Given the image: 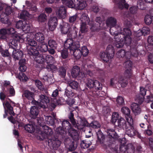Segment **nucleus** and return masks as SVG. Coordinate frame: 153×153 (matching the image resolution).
I'll use <instances>...</instances> for the list:
<instances>
[{
  "mask_svg": "<svg viewBox=\"0 0 153 153\" xmlns=\"http://www.w3.org/2000/svg\"><path fill=\"white\" fill-rule=\"evenodd\" d=\"M67 133L72 138L71 139L69 137H65L64 138V143L65 147L69 152L74 151L77 147L75 143L79 139V136L77 130L74 129L72 126L67 130Z\"/></svg>",
  "mask_w": 153,
  "mask_h": 153,
  "instance_id": "obj_1",
  "label": "nucleus"
},
{
  "mask_svg": "<svg viewBox=\"0 0 153 153\" xmlns=\"http://www.w3.org/2000/svg\"><path fill=\"white\" fill-rule=\"evenodd\" d=\"M110 33L111 35H114L115 37L117 36H118V37H122V40L124 39L125 42L127 44L130 42V36L132 33L128 28H124L122 31L121 27L116 25L115 26L110 28Z\"/></svg>",
  "mask_w": 153,
  "mask_h": 153,
  "instance_id": "obj_2",
  "label": "nucleus"
},
{
  "mask_svg": "<svg viewBox=\"0 0 153 153\" xmlns=\"http://www.w3.org/2000/svg\"><path fill=\"white\" fill-rule=\"evenodd\" d=\"M81 22L80 25V29L79 33V37L81 38H83V35L87 31V25H89L90 29L92 31H94L97 28L94 26V22L90 21L88 15L86 13H83L81 15L80 18Z\"/></svg>",
  "mask_w": 153,
  "mask_h": 153,
  "instance_id": "obj_3",
  "label": "nucleus"
},
{
  "mask_svg": "<svg viewBox=\"0 0 153 153\" xmlns=\"http://www.w3.org/2000/svg\"><path fill=\"white\" fill-rule=\"evenodd\" d=\"M55 124H60L62 127L59 126L56 129V132L59 134V137L60 138H64L67 134V130L72 126L69 121L67 120H64L62 121L61 120L59 119L56 120Z\"/></svg>",
  "mask_w": 153,
  "mask_h": 153,
  "instance_id": "obj_4",
  "label": "nucleus"
},
{
  "mask_svg": "<svg viewBox=\"0 0 153 153\" xmlns=\"http://www.w3.org/2000/svg\"><path fill=\"white\" fill-rule=\"evenodd\" d=\"M128 63V67L126 66V68H128L129 69H126L124 73V76L119 77L118 82L121 85L122 88L126 87L128 84V79H130L132 76V70L131 68L132 66V62L131 61H127L126 62V64Z\"/></svg>",
  "mask_w": 153,
  "mask_h": 153,
  "instance_id": "obj_5",
  "label": "nucleus"
},
{
  "mask_svg": "<svg viewBox=\"0 0 153 153\" xmlns=\"http://www.w3.org/2000/svg\"><path fill=\"white\" fill-rule=\"evenodd\" d=\"M65 48H69L71 54H73L76 59H79L81 56V51L79 49V45L75 43H72V42L70 39H68L65 44Z\"/></svg>",
  "mask_w": 153,
  "mask_h": 153,
  "instance_id": "obj_6",
  "label": "nucleus"
},
{
  "mask_svg": "<svg viewBox=\"0 0 153 153\" xmlns=\"http://www.w3.org/2000/svg\"><path fill=\"white\" fill-rule=\"evenodd\" d=\"M122 37H119L120 40L116 44V46L117 48H121L124 45V43H125L127 46H129L130 47V52L131 55L133 54L134 56L137 55L138 51L137 50V43L136 41L135 42H132L131 38L130 36L131 41L129 44H127L125 42L124 39L122 40Z\"/></svg>",
  "mask_w": 153,
  "mask_h": 153,
  "instance_id": "obj_7",
  "label": "nucleus"
},
{
  "mask_svg": "<svg viewBox=\"0 0 153 153\" xmlns=\"http://www.w3.org/2000/svg\"><path fill=\"white\" fill-rule=\"evenodd\" d=\"M50 98L45 94H41L39 96V102L33 100L31 102L33 105L38 106L39 108H46L48 106V104L49 103Z\"/></svg>",
  "mask_w": 153,
  "mask_h": 153,
  "instance_id": "obj_8",
  "label": "nucleus"
},
{
  "mask_svg": "<svg viewBox=\"0 0 153 153\" xmlns=\"http://www.w3.org/2000/svg\"><path fill=\"white\" fill-rule=\"evenodd\" d=\"M79 125V130L83 131L85 126L89 127L94 129L98 128L101 126L99 122L96 120H94L89 123L87 120L85 118H83L80 122Z\"/></svg>",
  "mask_w": 153,
  "mask_h": 153,
  "instance_id": "obj_9",
  "label": "nucleus"
},
{
  "mask_svg": "<svg viewBox=\"0 0 153 153\" xmlns=\"http://www.w3.org/2000/svg\"><path fill=\"white\" fill-rule=\"evenodd\" d=\"M13 9L10 6H7L5 8L4 11L1 15L0 20L4 24H7L8 25L11 24V22L9 19V15L13 12Z\"/></svg>",
  "mask_w": 153,
  "mask_h": 153,
  "instance_id": "obj_10",
  "label": "nucleus"
},
{
  "mask_svg": "<svg viewBox=\"0 0 153 153\" xmlns=\"http://www.w3.org/2000/svg\"><path fill=\"white\" fill-rule=\"evenodd\" d=\"M64 138H60L59 137V134H57L56 136H54L51 139L48 140V145L52 146L54 149H56L60 145L61 141L60 140H64Z\"/></svg>",
  "mask_w": 153,
  "mask_h": 153,
  "instance_id": "obj_11",
  "label": "nucleus"
},
{
  "mask_svg": "<svg viewBox=\"0 0 153 153\" xmlns=\"http://www.w3.org/2000/svg\"><path fill=\"white\" fill-rule=\"evenodd\" d=\"M14 104V102L9 98L6 99L4 102H3V105L4 111L8 112L10 115L13 116L14 115L15 113L13 110V108L12 104Z\"/></svg>",
  "mask_w": 153,
  "mask_h": 153,
  "instance_id": "obj_12",
  "label": "nucleus"
},
{
  "mask_svg": "<svg viewBox=\"0 0 153 153\" xmlns=\"http://www.w3.org/2000/svg\"><path fill=\"white\" fill-rule=\"evenodd\" d=\"M102 85L97 80L90 79L88 80L86 83V86L89 89L93 88L96 90L102 89Z\"/></svg>",
  "mask_w": 153,
  "mask_h": 153,
  "instance_id": "obj_13",
  "label": "nucleus"
},
{
  "mask_svg": "<svg viewBox=\"0 0 153 153\" xmlns=\"http://www.w3.org/2000/svg\"><path fill=\"white\" fill-rule=\"evenodd\" d=\"M42 130L41 132L40 137V140H42L47 138L48 136L53 134V132L51 129L46 125H44L42 127Z\"/></svg>",
  "mask_w": 153,
  "mask_h": 153,
  "instance_id": "obj_14",
  "label": "nucleus"
},
{
  "mask_svg": "<svg viewBox=\"0 0 153 153\" xmlns=\"http://www.w3.org/2000/svg\"><path fill=\"white\" fill-rule=\"evenodd\" d=\"M71 74L74 78L79 77L82 79L87 76L84 73L80 72V68L78 66H74L73 67L71 70Z\"/></svg>",
  "mask_w": 153,
  "mask_h": 153,
  "instance_id": "obj_15",
  "label": "nucleus"
},
{
  "mask_svg": "<svg viewBox=\"0 0 153 153\" xmlns=\"http://www.w3.org/2000/svg\"><path fill=\"white\" fill-rule=\"evenodd\" d=\"M126 120L127 121L123 118H120L117 121L118 126L120 128L126 130L133 123V119L131 120L129 119H128V120Z\"/></svg>",
  "mask_w": 153,
  "mask_h": 153,
  "instance_id": "obj_16",
  "label": "nucleus"
},
{
  "mask_svg": "<svg viewBox=\"0 0 153 153\" xmlns=\"http://www.w3.org/2000/svg\"><path fill=\"white\" fill-rule=\"evenodd\" d=\"M78 29L75 26H72L71 27L69 31L67 34V36L69 37L65 41L68 39H70L72 42V43H74L73 42L74 39L77 37Z\"/></svg>",
  "mask_w": 153,
  "mask_h": 153,
  "instance_id": "obj_17",
  "label": "nucleus"
},
{
  "mask_svg": "<svg viewBox=\"0 0 153 153\" xmlns=\"http://www.w3.org/2000/svg\"><path fill=\"white\" fill-rule=\"evenodd\" d=\"M74 114L72 111H71L68 115V118L74 126L78 130H79V126L80 125H79V124L82 119H80V120H79L76 122V120L74 118Z\"/></svg>",
  "mask_w": 153,
  "mask_h": 153,
  "instance_id": "obj_18",
  "label": "nucleus"
},
{
  "mask_svg": "<svg viewBox=\"0 0 153 153\" xmlns=\"http://www.w3.org/2000/svg\"><path fill=\"white\" fill-rule=\"evenodd\" d=\"M48 24L50 30H54L58 24L57 19L55 17H51L49 20Z\"/></svg>",
  "mask_w": 153,
  "mask_h": 153,
  "instance_id": "obj_19",
  "label": "nucleus"
},
{
  "mask_svg": "<svg viewBox=\"0 0 153 153\" xmlns=\"http://www.w3.org/2000/svg\"><path fill=\"white\" fill-rule=\"evenodd\" d=\"M70 28V25L68 23L64 22L59 25L60 31L63 34H68Z\"/></svg>",
  "mask_w": 153,
  "mask_h": 153,
  "instance_id": "obj_20",
  "label": "nucleus"
},
{
  "mask_svg": "<svg viewBox=\"0 0 153 153\" xmlns=\"http://www.w3.org/2000/svg\"><path fill=\"white\" fill-rule=\"evenodd\" d=\"M133 125V123L126 130V134L130 137H132L138 134V132L134 129Z\"/></svg>",
  "mask_w": 153,
  "mask_h": 153,
  "instance_id": "obj_21",
  "label": "nucleus"
},
{
  "mask_svg": "<svg viewBox=\"0 0 153 153\" xmlns=\"http://www.w3.org/2000/svg\"><path fill=\"white\" fill-rule=\"evenodd\" d=\"M113 1L120 9H123L124 8L128 9L129 7V5L126 3L125 0H113Z\"/></svg>",
  "mask_w": 153,
  "mask_h": 153,
  "instance_id": "obj_22",
  "label": "nucleus"
},
{
  "mask_svg": "<svg viewBox=\"0 0 153 153\" xmlns=\"http://www.w3.org/2000/svg\"><path fill=\"white\" fill-rule=\"evenodd\" d=\"M42 108H39L38 106L35 105L32 106L30 109V117H31L33 118H36L39 113V109Z\"/></svg>",
  "mask_w": 153,
  "mask_h": 153,
  "instance_id": "obj_23",
  "label": "nucleus"
},
{
  "mask_svg": "<svg viewBox=\"0 0 153 153\" xmlns=\"http://www.w3.org/2000/svg\"><path fill=\"white\" fill-rule=\"evenodd\" d=\"M35 84L36 87L44 94L45 93L48 94L47 89L45 88L44 85L39 80L37 79L35 81Z\"/></svg>",
  "mask_w": 153,
  "mask_h": 153,
  "instance_id": "obj_24",
  "label": "nucleus"
},
{
  "mask_svg": "<svg viewBox=\"0 0 153 153\" xmlns=\"http://www.w3.org/2000/svg\"><path fill=\"white\" fill-rule=\"evenodd\" d=\"M23 96L27 100H31L32 101H33V100H34V93L28 90H26L24 91L23 94Z\"/></svg>",
  "mask_w": 153,
  "mask_h": 153,
  "instance_id": "obj_25",
  "label": "nucleus"
},
{
  "mask_svg": "<svg viewBox=\"0 0 153 153\" xmlns=\"http://www.w3.org/2000/svg\"><path fill=\"white\" fill-rule=\"evenodd\" d=\"M37 49L30 46H27V53L30 55L33 56V58L37 56L39 53L38 50Z\"/></svg>",
  "mask_w": 153,
  "mask_h": 153,
  "instance_id": "obj_26",
  "label": "nucleus"
},
{
  "mask_svg": "<svg viewBox=\"0 0 153 153\" xmlns=\"http://www.w3.org/2000/svg\"><path fill=\"white\" fill-rule=\"evenodd\" d=\"M24 40L28 45V46H30L32 47H36L37 44V42L33 39H32L28 35L24 38Z\"/></svg>",
  "mask_w": 153,
  "mask_h": 153,
  "instance_id": "obj_27",
  "label": "nucleus"
},
{
  "mask_svg": "<svg viewBox=\"0 0 153 153\" xmlns=\"http://www.w3.org/2000/svg\"><path fill=\"white\" fill-rule=\"evenodd\" d=\"M66 42L65 41L64 43V48L62 50H61L60 51H59L61 53V57L63 59H66L68 56V50L70 51L69 48H65V44Z\"/></svg>",
  "mask_w": 153,
  "mask_h": 153,
  "instance_id": "obj_28",
  "label": "nucleus"
},
{
  "mask_svg": "<svg viewBox=\"0 0 153 153\" xmlns=\"http://www.w3.org/2000/svg\"><path fill=\"white\" fill-rule=\"evenodd\" d=\"M131 109L135 115L139 114L141 112V109L137 104L134 103L131 105Z\"/></svg>",
  "mask_w": 153,
  "mask_h": 153,
  "instance_id": "obj_29",
  "label": "nucleus"
},
{
  "mask_svg": "<svg viewBox=\"0 0 153 153\" xmlns=\"http://www.w3.org/2000/svg\"><path fill=\"white\" fill-rule=\"evenodd\" d=\"M121 110L122 113L125 115L126 120H128V119H129L131 120L132 118L130 115L131 111L129 108L127 107H123L122 108Z\"/></svg>",
  "mask_w": 153,
  "mask_h": 153,
  "instance_id": "obj_30",
  "label": "nucleus"
},
{
  "mask_svg": "<svg viewBox=\"0 0 153 153\" xmlns=\"http://www.w3.org/2000/svg\"><path fill=\"white\" fill-rule=\"evenodd\" d=\"M76 3V8L78 10L83 9L86 6L87 4L85 1H81V0H74Z\"/></svg>",
  "mask_w": 153,
  "mask_h": 153,
  "instance_id": "obj_31",
  "label": "nucleus"
},
{
  "mask_svg": "<svg viewBox=\"0 0 153 153\" xmlns=\"http://www.w3.org/2000/svg\"><path fill=\"white\" fill-rule=\"evenodd\" d=\"M66 10L65 7H60L56 12V14L59 18L64 19L66 17Z\"/></svg>",
  "mask_w": 153,
  "mask_h": 153,
  "instance_id": "obj_32",
  "label": "nucleus"
},
{
  "mask_svg": "<svg viewBox=\"0 0 153 153\" xmlns=\"http://www.w3.org/2000/svg\"><path fill=\"white\" fill-rule=\"evenodd\" d=\"M67 87H70L71 88L76 90L79 87V83L73 80H69L67 81Z\"/></svg>",
  "mask_w": 153,
  "mask_h": 153,
  "instance_id": "obj_33",
  "label": "nucleus"
},
{
  "mask_svg": "<svg viewBox=\"0 0 153 153\" xmlns=\"http://www.w3.org/2000/svg\"><path fill=\"white\" fill-rule=\"evenodd\" d=\"M117 19L112 17H108L107 19L106 23L107 26L111 27L115 26L117 24Z\"/></svg>",
  "mask_w": 153,
  "mask_h": 153,
  "instance_id": "obj_34",
  "label": "nucleus"
},
{
  "mask_svg": "<svg viewBox=\"0 0 153 153\" xmlns=\"http://www.w3.org/2000/svg\"><path fill=\"white\" fill-rule=\"evenodd\" d=\"M23 53L22 51L17 49L15 50L13 55V57L15 59L19 60L23 57Z\"/></svg>",
  "mask_w": 153,
  "mask_h": 153,
  "instance_id": "obj_35",
  "label": "nucleus"
},
{
  "mask_svg": "<svg viewBox=\"0 0 153 153\" xmlns=\"http://www.w3.org/2000/svg\"><path fill=\"white\" fill-rule=\"evenodd\" d=\"M105 52L109 56L110 59L112 58L114 54V47L111 45H108Z\"/></svg>",
  "mask_w": 153,
  "mask_h": 153,
  "instance_id": "obj_36",
  "label": "nucleus"
},
{
  "mask_svg": "<svg viewBox=\"0 0 153 153\" xmlns=\"http://www.w3.org/2000/svg\"><path fill=\"white\" fill-rule=\"evenodd\" d=\"M35 38L38 42L41 43L43 42L45 40L44 34L40 32L36 33L35 35Z\"/></svg>",
  "mask_w": 153,
  "mask_h": 153,
  "instance_id": "obj_37",
  "label": "nucleus"
},
{
  "mask_svg": "<svg viewBox=\"0 0 153 153\" xmlns=\"http://www.w3.org/2000/svg\"><path fill=\"white\" fill-rule=\"evenodd\" d=\"M24 128L27 132L32 133H33L35 130L34 126L32 124H27L24 126Z\"/></svg>",
  "mask_w": 153,
  "mask_h": 153,
  "instance_id": "obj_38",
  "label": "nucleus"
},
{
  "mask_svg": "<svg viewBox=\"0 0 153 153\" xmlns=\"http://www.w3.org/2000/svg\"><path fill=\"white\" fill-rule=\"evenodd\" d=\"M38 51H39L43 53H45L48 51V45L46 44H42L40 46H38L36 47Z\"/></svg>",
  "mask_w": 153,
  "mask_h": 153,
  "instance_id": "obj_39",
  "label": "nucleus"
},
{
  "mask_svg": "<svg viewBox=\"0 0 153 153\" xmlns=\"http://www.w3.org/2000/svg\"><path fill=\"white\" fill-rule=\"evenodd\" d=\"M59 75L62 78L65 77L66 73V68L63 66L59 67L58 70Z\"/></svg>",
  "mask_w": 153,
  "mask_h": 153,
  "instance_id": "obj_40",
  "label": "nucleus"
},
{
  "mask_svg": "<svg viewBox=\"0 0 153 153\" xmlns=\"http://www.w3.org/2000/svg\"><path fill=\"white\" fill-rule=\"evenodd\" d=\"M100 56L101 59L104 62H107L109 61L110 59L109 56L105 52H101Z\"/></svg>",
  "mask_w": 153,
  "mask_h": 153,
  "instance_id": "obj_41",
  "label": "nucleus"
},
{
  "mask_svg": "<svg viewBox=\"0 0 153 153\" xmlns=\"http://www.w3.org/2000/svg\"><path fill=\"white\" fill-rule=\"evenodd\" d=\"M107 133L109 138L114 139L117 138V134L114 129H107Z\"/></svg>",
  "mask_w": 153,
  "mask_h": 153,
  "instance_id": "obj_42",
  "label": "nucleus"
},
{
  "mask_svg": "<svg viewBox=\"0 0 153 153\" xmlns=\"http://www.w3.org/2000/svg\"><path fill=\"white\" fill-rule=\"evenodd\" d=\"M5 88L3 90V92L0 93V99L3 102H4L5 100V99L6 97H10L7 91L5 90Z\"/></svg>",
  "mask_w": 153,
  "mask_h": 153,
  "instance_id": "obj_43",
  "label": "nucleus"
},
{
  "mask_svg": "<svg viewBox=\"0 0 153 153\" xmlns=\"http://www.w3.org/2000/svg\"><path fill=\"white\" fill-rule=\"evenodd\" d=\"M95 21L97 24H96L94 22V26H95L97 28L94 31L97 30L98 28V27H102V26H101V25H102L103 24V23L102 24V21L100 17H97L95 19Z\"/></svg>",
  "mask_w": 153,
  "mask_h": 153,
  "instance_id": "obj_44",
  "label": "nucleus"
},
{
  "mask_svg": "<svg viewBox=\"0 0 153 153\" xmlns=\"http://www.w3.org/2000/svg\"><path fill=\"white\" fill-rule=\"evenodd\" d=\"M91 145V142L90 140H83L81 141L80 146L82 148L85 149L88 148Z\"/></svg>",
  "mask_w": 153,
  "mask_h": 153,
  "instance_id": "obj_45",
  "label": "nucleus"
},
{
  "mask_svg": "<svg viewBox=\"0 0 153 153\" xmlns=\"http://www.w3.org/2000/svg\"><path fill=\"white\" fill-rule=\"evenodd\" d=\"M97 133L98 140L101 143H103L105 140L104 135L100 130Z\"/></svg>",
  "mask_w": 153,
  "mask_h": 153,
  "instance_id": "obj_46",
  "label": "nucleus"
},
{
  "mask_svg": "<svg viewBox=\"0 0 153 153\" xmlns=\"http://www.w3.org/2000/svg\"><path fill=\"white\" fill-rule=\"evenodd\" d=\"M34 58H36V61L38 63L42 64L45 62V56L42 55H40L39 56H37Z\"/></svg>",
  "mask_w": 153,
  "mask_h": 153,
  "instance_id": "obj_47",
  "label": "nucleus"
},
{
  "mask_svg": "<svg viewBox=\"0 0 153 153\" xmlns=\"http://www.w3.org/2000/svg\"><path fill=\"white\" fill-rule=\"evenodd\" d=\"M144 21L147 25H150L152 22H153V16L151 17L149 15H146L145 16Z\"/></svg>",
  "mask_w": 153,
  "mask_h": 153,
  "instance_id": "obj_48",
  "label": "nucleus"
},
{
  "mask_svg": "<svg viewBox=\"0 0 153 153\" xmlns=\"http://www.w3.org/2000/svg\"><path fill=\"white\" fill-rule=\"evenodd\" d=\"M45 119L48 124L51 125H53L55 124L54 119L51 116H46Z\"/></svg>",
  "mask_w": 153,
  "mask_h": 153,
  "instance_id": "obj_49",
  "label": "nucleus"
},
{
  "mask_svg": "<svg viewBox=\"0 0 153 153\" xmlns=\"http://www.w3.org/2000/svg\"><path fill=\"white\" fill-rule=\"evenodd\" d=\"M49 47L51 48H56L57 43L53 39H50L48 42Z\"/></svg>",
  "mask_w": 153,
  "mask_h": 153,
  "instance_id": "obj_50",
  "label": "nucleus"
},
{
  "mask_svg": "<svg viewBox=\"0 0 153 153\" xmlns=\"http://www.w3.org/2000/svg\"><path fill=\"white\" fill-rule=\"evenodd\" d=\"M74 95V93L71 90H69L68 87H67L65 90V95L68 98L73 97Z\"/></svg>",
  "mask_w": 153,
  "mask_h": 153,
  "instance_id": "obj_51",
  "label": "nucleus"
},
{
  "mask_svg": "<svg viewBox=\"0 0 153 153\" xmlns=\"http://www.w3.org/2000/svg\"><path fill=\"white\" fill-rule=\"evenodd\" d=\"M45 62L47 64L49 63H53L54 60V58L51 55H48L45 56Z\"/></svg>",
  "mask_w": 153,
  "mask_h": 153,
  "instance_id": "obj_52",
  "label": "nucleus"
},
{
  "mask_svg": "<svg viewBox=\"0 0 153 153\" xmlns=\"http://www.w3.org/2000/svg\"><path fill=\"white\" fill-rule=\"evenodd\" d=\"M54 101L56 102V103L57 105H62L65 103V100L62 97H59L58 99L56 98L54 99Z\"/></svg>",
  "mask_w": 153,
  "mask_h": 153,
  "instance_id": "obj_53",
  "label": "nucleus"
},
{
  "mask_svg": "<svg viewBox=\"0 0 153 153\" xmlns=\"http://www.w3.org/2000/svg\"><path fill=\"white\" fill-rule=\"evenodd\" d=\"M119 114L117 112H113L112 116L111 122L113 124L115 123L117 120H118Z\"/></svg>",
  "mask_w": 153,
  "mask_h": 153,
  "instance_id": "obj_54",
  "label": "nucleus"
},
{
  "mask_svg": "<svg viewBox=\"0 0 153 153\" xmlns=\"http://www.w3.org/2000/svg\"><path fill=\"white\" fill-rule=\"evenodd\" d=\"M47 20V16L44 14L41 13L38 17L37 20L39 22H44Z\"/></svg>",
  "mask_w": 153,
  "mask_h": 153,
  "instance_id": "obj_55",
  "label": "nucleus"
},
{
  "mask_svg": "<svg viewBox=\"0 0 153 153\" xmlns=\"http://www.w3.org/2000/svg\"><path fill=\"white\" fill-rule=\"evenodd\" d=\"M23 61V60H21L19 62V64L20 66L19 69V71H21V72H25L27 69L26 66L24 65V64L22 63Z\"/></svg>",
  "mask_w": 153,
  "mask_h": 153,
  "instance_id": "obj_56",
  "label": "nucleus"
},
{
  "mask_svg": "<svg viewBox=\"0 0 153 153\" xmlns=\"http://www.w3.org/2000/svg\"><path fill=\"white\" fill-rule=\"evenodd\" d=\"M78 18V14L76 13L74 15L69 17L68 22L70 23H74Z\"/></svg>",
  "mask_w": 153,
  "mask_h": 153,
  "instance_id": "obj_57",
  "label": "nucleus"
},
{
  "mask_svg": "<svg viewBox=\"0 0 153 153\" xmlns=\"http://www.w3.org/2000/svg\"><path fill=\"white\" fill-rule=\"evenodd\" d=\"M142 30H139L137 32L136 35V37H134V39H136L134 40V41H133L132 42H135L137 41V45L138 44V41L140 39V37L142 36L143 35V33L142 32Z\"/></svg>",
  "mask_w": 153,
  "mask_h": 153,
  "instance_id": "obj_58",
  "label": "nucleus"
},
{
  "mask_svg": "<svg viewBox=\"0 0 153 153\" xmlns=\"http://www.w3.org/2000/svg\"><path fill=\"white\" fill-rule=\"evenodd\" d=\"M127 153H134L135 151V147L131 143L127 144Z\"/></svg>",
  "mask_w": 153,
  "mask_h": 153,
  "instance_id": "obj_59",
  "label": "nucleus"
},
{
  "mask_svg": "<svg viewBox=\"0 0 153 153\" xmlns=\"http://www.w3.org/2000/svg\"><path fill=\"white\" fill-rule=\"evenodd\" d=\"M18 77L21 80H22L24 82L27 81L28 79V77L23 72L19 73L18 75Z\"/></svg>",
  "mask_w": 153,
  "mask_h": 153,
  "instance_id": "obj_60",
  "label": "nucleus"
},
{
  "mask_svg": "<svg viewBox=\"0 0 153 153\" xmlns=\"http://www.w3.org/2000/svg\"><path fill=\"white\" fill-rule=\"evenodd\" d=\"M65 3L69 7L76 8V3L74 2L72 0H68Z\"/></svg>",
  "mask_w": 153,
  "mask_h": 153,
  "instance_id": "obj_61",
  "label": "nucleus"
},
{
  "mask_svg": "<svg viewBox=\"0 0 153 153\" xmlns=\"http://www.w3.org/2000/svg\"><path fill=\"white\" fill-rule=\"evenodd\" d=\"M137 7L142 10L146 9V6L144 4L143 1L142 0L138 1L137 2Z\"/></svg>",
  "mask_w": 153,
  "mask_h": 153,
  "instance_id": "obj_62",
  "label": "nucleus"
},
{
  "mask_svg": "<svg viewBox=\"0 0 153 153\" xmlns=\"http://www.w3.org/2000/svg\"><path fill=\"white\" fill-rule=\"evenodd\" d=\"M47 68L49 71H51L52 72H54L57 69L56 66L51 63L47 66Z\"/></svg>",
  "mask_w": 153,
  "mask_h": 153,
  "instance_id": "obj_63",
  "label": "nucleus"
},
{
  "mask_svg": "<svg viewBox=\"0 0 153 153\" xmlns=\"http://www.w3.org/2000/svg\"><path fill=\"white\" fill-rule=\"evenodd\" d=\"M116 101L119 106L123 105L125 104L124 98L121 96L118 97Z\"/></svg>",
  "mask_w": 153,
  "mask_h": 153,
  "instance_id": "obj_64",
  "label": "nucleus"
}]
</instances>
